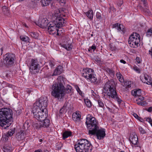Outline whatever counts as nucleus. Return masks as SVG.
<instances>
[{
  "instance_id": "nucleus-47",
  "label": "nucleus",
  "mask_w": 152,
  "mask_h": 152,
  "mask_svg": "<svg viewBox=\"0 0 152 152\" xmlns=\"http://www.w3.org/2000/svg\"><path fill=\"white\" fill-rule=\"evenodd\" d=\"M119 24L116 23L115 24H113V28H117V27H118V25Z\"/></svg>"
},
{
  "instance_id": "nucleus-45",
  "label": "nucleus",
  "mask_w": 152,
  "mask_h": 152,
  "mask_svg": "<svg viewBox=\"0 0 152 152\" xmlns=\"http://www.w3.org/2000/svg\"><path fill=\"white\" fill-rule=\"evenodd\" d=\"M122 4L123 1L122 0H121L117 2V4L119 6H121Z\"/></svg>"
},
{
  "instance_id": "nucleus-13",
  "label": "nucleus",
  "mask_w": 152,
  "mask_h": 152,
  "mask_svg": "<svg viewBox=\"0 0 152 152\" xmlns=\"http://www.w3.org/2000/svg\"><path fill=\"white\" fill-rule=\"evenodd\" d=\"M47 116L45 118H43L42 115L38 116L39 118H34L37 120L41 121H42V126L43 127L47 128L49 127L50 124V121L48 119H46V118L48 116V113H47Z\"/></svg>"
},
{
  "instance_id": "nucleus-10",
  "label": "nucleus",
  "mask_w": 152,
  "mask_h": 152,
  "mask_svg": "<svg viewBox=\"0 0 152 152\" xmlns=\"http://www.w3.org/2000/svg\"><path fill=\"white\" fill-rule=\"evenodd\" d=\"M86 120V124L89 129L93 130L99 125L98 121L95 118L90 114L87 115Z\"/></svg>"
},
{
  "instance_id": "nucleus-52",
  "label": "nucleus",
  "mask_w": 152,
  "mask_h": 152,
  "mask_svg": "<svg viewBox=\"0 0 152 152\" xmlns=\"http://www.w3.org/2000/svg\"><path fill=\"white\" fill-rule=\"evenodd\" d=\"M141 1L143 2V4L145 6L146 5L147 2L145 0H141Z\"/></svg>"
},
{
  "instance_id": "nucleus-29",
  "label": "nucleus",
  "mask_w": 152,
  "mask_h": 152,
  "mask_svg": "<svg viewBox=\"0 0 152 152\" xmlns=\"http://www.w3.org/2000/svg\"><path fill=\"white\" fill-rule=\"evenodd\" d=\"M15 128H13L12 129H10V130L7 133V137H8V136H11L13 135L14 133H15Z\"/></svg>"
},
{
  "instance_id": "nucleus-43",
  "label": "nucleus",
  "mask_w": 152,
  "mask_h": 152,
  "mask_svg": "<svg viewBox=\"0 0 152 152\" xmlns=\"http://www.w3.org/2000/svg\"><path fill=\"white\" fill-rule=\"evenodd\" d=\"M95 61L97 63H99L101 61V59L100 57L98 56H96L94 57Z\"/></svg>"
},
{
  "instance_id": "nucleus-28",
  "label": "nucleus",
  "mask_w": 152,
  "mask_h": 152,
  "mask_svg": "<svg viewBox=\"0 0 152 152\" xmlns=\"http://www.w3.org/2000/svg\"><path fill=\"white\" fill-rule=\"evenodd\" d=\"M105 70L110 76H114V72L113 70L107 68L105 69Z\"/></svg>"
},
{
  "instance_id": "nucleus-18",
  "label": "nucleus",
  "mask_w": 152,
  "mask_h": 152,
  "mask_svg": "<svg viewBox=\"0 0 152 152\" xmlns=\"http://www.w3.org/2000/svg\"><path fill=\"white\" fill-rule=\"evenodd\" d=\"M141 80L143 83H146L148 85L151 84L152 81L151 80V78L147 74L144 75L143 78H142Z\"/></svg>"
},
{
  "instance_id": "nucleus-8",
  "label": "nucleus",
  "mask_w": 152,
  "mask_h": 152,
  "mask_svg": "<svg viewBox=\"0 0 152 152\" xmlns=\"http://www.w3.org/2000/svg\"><path fill=\"white\" fill-rule=\"evenodd\" d=\"M88 134L91 135H96L97 138L100 140L105 136V130L104 129L100 128L98 125L93 130H89Z\"/></svg>"
},
{
  "instance_id": "nucleus-59",
  "label": "nucleus",
  "mask_w": 152,
  "mask_h": 152,
  "mask_svg": "<svg viewBox=\"0 0 152 152\" xmlns=\"http://www.w3.org/2000/svg\"><path fill=\"white\" fill-rule=\"evenodd\" d=\"M44 152H49V151L48 150H46Z\"/></svg>"
},
{
  "instance_id": "nucleus-49",
  "label": "nucleus",
  "mask_w": 152,
  "mask_h": 152,
  "mask_svg": "<svg viewBox=\"0 0 152 152\" xmlns=\"http://www.w3.org/2000/svg\"><path fill=\"white\" fill-rule=\"evenodd\" d=\"M146 110L149 112H151L152 111V107H149L148 109H146Z\"/></svg>"
},
{
  "instance_id": "nucleus-34",
  "label": "nucleus",
  "mask_w": 152,
  "mask_h": 152,
  "mask_svg": "<svg viewBox=\"0 0 152 152\" xmlns=\"http://www.w3.org/2000/svg\"><path fill=\"white\" fill-rule=\"evenodd\" d=\"M123 27V26L122 25L119 24L118 25V27L116 29L119 31H122L124 33V28H122Z\"/></svg>"
},
{
  "instance_id": "nucleus-46",
  "label": "nucleus",
  "mask_w": 152,
  "mask_h": 152,
  "mask_svg": "<svg viewBox=\"0 0 152 152\" xmlns=\"http://www.w3.org/2000/svg\"><path fill=\"white\" fill-rule=\"evenodd\" d=\"M137 104H140L142 106H143L145 105V102L143 101L140 102V103H139V102H138Z\"/></svg>"
},
{
  "instance_id": "nucleus-35",
  "label": "nucleus",
  "mask_w": 152,
  "mask_h": 152,
  "mask_svg": "<svg viewBox=\"0 0 152 152\" xmlns=\"http://www.w3.org/2000/svg\"><path fill=\"white\" fill-rule=\"evenodd\" d=\"M132 82L131 81H126L124 83L126 87L127 88H130L131 87Z\"/></svg>"
},
{
  "instance_id": "nucleus-51",
  "label": "nucleus",
  "mask_w": 152,
  "mask_h": 152,
  "mask_svg": "<svg viewBox=\"0 0 152 152\" xmlns=\"http://www.w3.org/2000/svg\"><path fill=\"white\" fill-rule=\"evenodd\" d=\"M60 3H65L67 0H57Z\"/></svg>"
},
{
  "instance_id": "nucleus-31",
  "label": "nucleus",
  "mask_w": 152,
  "mask_h": 152,
  "mask_svg": "<svg viewBox=\"0 0 152 152\" xmlns=\"http://www.w3.org/2000/svg\"><path fill=\"white\" fill-rule=\"evenodd\" d=\"M84 100L86 106L89 108L91 107L92 105L90 101L88 99H85Z\"/></svg>"
},
{
  "instance_id": "nucleus-41",
  "label": "nucleus",
  "mask_w": 152,
  "mask_h": 152,
  "mask_svg": "<svg viewBox=\"0 0 152 152\" xmlns=\"http://www.w3.org/2000/svg\"><path fill=\"white\" fill-rule=\"evenodd\" d=\"M62 147V144L61 142L58 143L56 145V147L58 150L60 149Z\"/></svg>"
},
{
  "instance_id": "nucleus-11",
  "label": "nucleus",
  "mask_w": 152,
  "mask_h": 152,
  "mask_svg": "<svg viewBox=\"0 0 152 152\" xmlns=\"http://www.w3.org/2000/svg\"><path fill=\"white\" fill-rule=\"evenodd\" d=\"M29 67L30 73L31 74H33L39 72L40 66L37 60L31 59L29 63Z\"/></svg>"
},
{
  "instance_id": "nucleus-4",
  "label": "nucleus",
  "mask_w": 152,
  "mask_h": 152,
  "mask_svg": "<svg viewBox=\"0 0 152 152\" xmlns=\"http://www.w3.org/2000/svg\"><path fill=\"white\" fill-rule=\"evenodd\" d=\"M104 89L107 91V95L109 97L114 99L119 104L121 103L122 100L118 96L115 83L113 80H108L105 83Z\"/></svg>"
},
{
  "instance_id": "nucleus-1",
  "label": "nucleus",
  "mask_w": 152,
  "mask_h": 152,
  "mask_svg": "<svg viewBox=\"0 0 152 152\" xmlns=\"http://www.w3.org/2000/svg\"><path fill=\"white\" fill-rule=\"evenodd\" d=\"M63 77L59 76L58 77L57 81L55 82L52 86L51 94L55 98L58 99H61L64 96L65 92L66 93L71 92L72 87L69 85H67L66 89L63 85Z\"/></svg>"
},
{
  "instance_id": "nucleus-30",
  "label": "nucleus",
  "mask_w": 152,
  "mask_h": 152,
  "mask_svg": "<svg viewBox=\"0 0 152 152\" xmlns=\"http://www.w3.org/2000/svg\"><path fill=\"white\" fill-rule=\"evenodd\" d=\"M52 0H42V4L44 6L48 5Z\"/></svg>"
},
{
  "instance_id": "nucleus-26",
  "label": "nucleus",
  "mask_w": 152,
  "mask_h": 152,
  "mask_svg": "<svg viewBox=\"0 0 152 152\" xmlns=\"http://www.w3.org/2000/svg\"><path fill=\"white\" fill-rule=\"evenodd\" d=\"M20 39L22 41L26 42H29V38L27 36L25 35H21L20 37Z\"/></svg>"
},
{
  "instance_id": "nucleus-54",
  "label": "nucleus",
  "mask_w": 152,
  "mask_h": 152,
  "mask_svg": "<svg viewBox=\"0 0 152 152\" xmlns=\"http://www.w3.org/2000/svg\"><path fill=\"white\" fill-rule=\"evenodd\" d=\"M120 62L123 64H125L126 63V62L123 59H121L120 60Z\"/></svg>"
},
{
  "instance_id": "nucleus-22",
  "label": "nucleus",
  "mask_w": 152,
  "mask_h": 152,
  "mask_svg": "<svg viewBox=\"0 0 152 152\" xmlns=\"http://www.w3.org/2000/svg\"><path fill=\"white\" fill-rule=\"evenodd\" d=\"M84 13L88 18L91 20L93 19L94 16V12L92 10H89L88 11L86 12H84Z\"/></svg>"
},
{
  "instance_id": "nucleus-48",
  "label": "nucleus",
  "mask_w": 152,
  "mask_h": 152,
  "mask_svg": "<svg viewBox=\"0 0 152 152\" xmlns=\"http://www.w3.org/2000/svg\"><path fill=\"white\" fill-rule=\"evenodd\" d=\"M136 60L138 63H140L141 59L139 57H137Z\"/></svg>"
},
{
  "instance_id": "nucleus-38",
  "label": "nucleus",
  "mask_w": 152,
  "mask_h": 152,
  "mask_svg": "<svg viewBox=\"0 0 152 152\" xmlns=\"http://www.w3.org/2000/svg\"><path fill=\"white\" fill-rule=\"evenodd\" d=\"M75 88L77 91L79 93V94L82 96L83 95V93H82V91L80 90L79 87L78 86H76L75 87Z\"/></svg>"
},
{
  "instance_id": "nucleus-20",
  "label": "nucleus",
  "mask_w": 152,
  "mask_h": 152,
  "mask_svg": "<svg viewBox=\"0 0 152 152\" xmlns=\"http://www.w3.org/2000/svg\"><path fill=\"white\" fill-rule=\"evenodd\" d=\"M2 150L3 152H12L13 149L11 146L5 145L3 147Z\"/></svg>"
},
{
  "instance_id": "nucleus-21",
  "label": "nucleus",
  "mask_w": 152,
  "mask_h": 152,
  "mask_svg": "<svg viewBox=\"0 0 152 152\" xmlns=\"http://www.w3.org/2000/svg\"><path fill=\"white\" fill-rule=\"evenodd\" d=\"M61 46L62 48H65L67 50H72V45L71 44L68 43L66 44H61Z\"/></svg>"
},
{
  "instance_id": "nucleus-6",
  "label": "nucleus",
  "mask_w": 152,
  "mask_h": 152,
  "mask_svg": "<svg viewBox=\"0 0 152 152\" xmlns=\"http://www.w3.org/2000/svg\"><path fill=\"white\" fill-rule=\"evenodd\" d=\"M74 148L76 152H91L92 146L87 140L81 139L76 142Z\"/></svg>"
},
{
  "instance_id": "nucleus-7",
  "label": "nucleus",
  "mask_w": 152,
  "mask_h": 152,
  "mask_svg": "<svg viewBox=\"0 0 152 152\" xmlns=\"http://www.w3.org/2000/svg\"><path fill=\"white\" fill-rule=\"evenodd\" d=\"M93 72L94 70L92 69L86 68L83 69L82 76L95 84L98 85L101 82V80L97 79L96 75L93 74Z\"/></svg>"
},
{
  "instance_id": "nucleus-16",
  "label": "nucleus",
  "mask_w": 152,
  "mask_h": 152,
  "mask_svg": "<svg viewBox=\"0 0 152 152\" xmlns=\"http://www.w3.org/2000/svg\"><path fill=\"white\" fill-rule=\"evenodd\" d=\"M51 22H48V20L47 18L43 19L40 24V27L43 28H48Z\"/></svg>"
},
{
  "instance_id": "nucleus-55",
  "label": "nucleus",
  "mask_w": 152,
  "mask_h": 152,
  "mask_svg": "<svg viewBox=\"0 0 152 152\" xmlns=\"http://www.w3.org/2000/svg\"><path fill=\"white\" fill-rule=\"evenodd\" d=\"M3 50H4L3 47H2L0 49V50L1 51V55H2L3 53Z\"/></svg>"
},
{
  "instance_id": "nucleus-37",
  "label": "nucleus",
  "mask_w": 152,
  "mask_h": 152,
  "mask_svg": "<svg viewBox=\"0 0 152 152\" xmlns=\"http://www.w3.org/2000/svg\"><path fill=\"white\" fill-rule=\"evenodd\" d=\"M138 130L139 131L140 133L142 134H145L146 133L145 130L142 128L141 127L139 126L138 127Z\"/></svg>"
},
{
  "instance_id": "nucleus-5",
  "label": "nucleus",
  "mask_w": 152,
  "mask_h": 152,
  "mask_svg": "<svg viewBox=\"0 0 152 152\" xmlns=\"http://www.w3.org/2000/svg\"><path fill=\"white\" fill-rule=\"evenodd\" d=\"M12 118L11 112L7 109H2L0 111V126L4 129L9 127L11 125L10 122Z\"/></svg>"
},
{
  "instance_id": "nucleus-32",
  "label": "nucleus",
  "mask_w": 152,
  "mask_h": 152,
  "mask_svg": "<svg viewBox=\"0 0 152 152\" xmlns=\"http://www.w3.org/2000/svg\"><path fill=\"white\" fill-rule=\"evenodd\" d=\"M31 36L35 39H38L39 38V34L37 33L32 32L30 34Z\"/></svg>"
},
{
  "instance_id": "nucleus-19",
  "label": "nucleus",
  "mask_w": 152,
  "mask_h": 152,
  "mask_svg": "<svg viewBox=\"0 0 152 152\" xmlns=\"http://www.w3.org/2000/svg\"><path fill=\"white\" fill-rule=\"evenodd\" d=\"M63 67L61 66H59L54 70L52 76H55L60 75L62 73Z\"/></svg>"
},
{
  "instance_id": "nucleus-15",
  "label": "nucleus",
  "mask_w": 152,
  "mask_h": 152,
  "mask_svg": "<svg viewBox=\"0 0 152 152\" xmlns=\"http://www.w3.org/2000/svg\"><path fill=\"white\" fill-rule=\"evenodd\" d=\"M138 137L137 135L135 133L131 135L129 137V140L131 144L134 145L136 146H137L138 143Z\"/></svg>"
},
{
  "instance_id": "nucleus-56",
  "label": "nucleus",
  "mask_w": 152,
  "mask_h": 152,
  "mask_svg": "<svg viewBox=\"0 0 152 152\" xmlns=\"http://www.w3.org/2000/svg\"><path fill=\"white\" fill-rule=\"evenodd\" d=\"M34 152H42L41 150L38 149L35 150Z\"/></svg>"
},
{
  "instance_id": "nucleus-27",
  "label": "nucleus",
  "mask_w": 152,
  "mask_h": 152,
  "mask_svg": "<svg viewBox=\"0 0 152 152\" xmlns=\"http://www.w3.org/2000/svg\"><path fill=\"white\" fill-rule=\"evenodd\" d=\"M38 121L35 123L34 124V126L36 129H39L42 127V121H41L38 120Z\"/></svg>"
},
{
  "instance_id": "nucleus-57",
  "label": "nucleus",
  "mask_w": 152,
  "mask_h": 152,
  "mask_svg": "<svg viewBox=\"0 0 152 152\" xmlns=\"http://www.w3.org/2000/svg\"><path fill=\"white\" fill-rule=\"evenodd\" d=\"M62 109H63V108L61 109L60 110V113H62V112H61V111L62 110Z\"/></svg>"
},
{
  "instance_id": "nucleus-3",
  "label": "nucleus",
  "mask_w": 152,
  "mask_h": 152,
  "mask_svg": "<svg viewBox=\"0 0 152 152\" xmlns=\"http://www.w3.org/2000/svg\"><path fill=\"white\" fill-rule=\"evenodd\" d=\"M62 16L59 9H56L53 16L54 22H51L48 28V30L50 34L60 35L58 28L65 26L64 20L62 18Z\"/></svg>"
},
{
  "instance_id": "nucleus-39",
  "label": "nucleus",
  "mask_w": 152,
  "mask_h": 152,
  "mask_svg": "<svg viewBox=\"0 0 152 152\" xmlns=\"http://www.w3.org/2000/svg\"><path fill=\"white\" fill-rule=\"evenodd\" d=\"M134 70L136 71L137 73H140V69L137 66H134L133 68Z\"/></svg>"
},
{
  "instance_id": "nucleus-23",
  "label": "nucleus",
  "mask_w": 152,
  "mask_h": 152,
  "mask_svg": "<svg viewBox=\"0 0 152 152\" xmlns=\"http://www.w3.org/2000/svg\"><path fill=\"white\" fill-rule=\"evenodd\" d=\"M96 101L98 104V106L99 107H100L102 108L103 109V110H104L105 107L104 106V104L103 102L102 101V100L100 99H97Z\"/></svg>"
},
{
  "instance_id": "nucleus-9",
  "label": "nucleus",
  "mask_w": 152,
  "mask_h": 152,
  "mask_svg": "<svg viewBox=\"0 0 152 152\" xmlns=\"http://www.w3.org/2000/svg\"><path fill=\"white\" fill-rule=\"evenodd\" d=\"M140 37L139 34L136 32L131 34L128 39V43L131 47L136 48L138 46L140 41Z\"/></svg>"
},
{
  "instance_id": "nucleus-14",
  "label": "nucleus",
  "mask_w": 152,
  "mask_h": 152,
  "mask_svg": "<svg viewBox=\"0 0 152 152\" xmlns=\"http://www.w3.org/2000/svg\"><path fill=\"white\" fill-rule=\"evenodd\" d=\"M132 94L135 97H138L136 99L137 101H138L139 100L140 101H142L144 100V97L141 96V89L134 90L132 91Z\"/></svg>"
},
{
  "instance_id": "nucleus-24",
  "label": "nucleus",
  "mask_w": 152,
  "mask_h": 152,
  "mask_svg": "<svg viewBox=\"0 0 152 152\" xmlns=\"http://www.w3.org/2000/svg\"><path fill=\"white\" fill-rule=\"evenodd\" d=\"M72 134V133L70 131H66L64 132L63 134V139H65L68 137L70 136Z\"/></svg>"
},
{
  "instance_id": "nucleus-36",
  "label": "nucleus",
  "mask_w": 152,
  "mask_h": 152,
  "mask_svg": "<svg viewBox=\"0 0 152 152\" xmlns=\"http://www.w3.org/2000/svg\"><path fill=\"white\" fill-rule=\"evenodd\" d=\"M96 49V47L95 45V44H93L88 49V51L91 52H92V50L93 51H94V50Z\"/></svg>"
},
{
  "instance_id": "nucleus-17",
  "label": "nucleus",
  "mask_w": 152,
  "mask_h": 152,
  "mask_svg": "<svg viewBox=\"0 0 152 152\" xmlns=\"http://www.w3.org/2000/svg\"><path fill=\"white\" fill-rule=\"evenodd\" d=\"M81 117V113L79 111H76L73 113L72 118L73 121H77L80 120Z\"/></svg>"
},
{
  "instance_id": "nucleus-42",
  "label": "nucleus",
  "mask_w": 152,
  "mask_h": 152,
  "mask_svg": "<svg viewBox=\"0 0 152 152\" xmlns=\"http://www.w3.org/2000/svg\"><path fill=\"white\" fill-rule=\"evenodd\" d=\"M146 121L149 122L152 127V120L151 118H147L146 119Z\"/></svg>"
},
{
  "instance_id": "nucleus-53",
  "label": "nucleus",
  "mask_w": 152,
  "mask_h": 152,
  "mask_svg": "<svg viewBox=\"0 0 152 152\" xmlns=\"http://www.w3.org/2000/svg\"><path fill=\"white\" fill-rule=\"evenodd\" d=\"M110 50L112 51L115 50V48L114 47H113V46L110 45Z\"/></svg>"
},
{
  "instance_id": "nucleus-33",
  "label": "nucleus",
  "mask_w": 152,
  "mask_h": 152,
  "mask_svg": "<svg viewBox=\"0 0 152 152\" xmlns=\"http://www.w3.org/2000/svg\"><path fill=\"white\" fill-rule=\"evenodd\" d=\"M146 34L148 37H150L152 36V27L147 30Z\"/></svg>"
},
{
  "instance_id": "nucleus-58",
  "label": "nucleus",
  "mask_w": 152,
  "mask_h": 152,
  "mask_svg": "<svg viewBox=\"0 0 152 152\" xmlns=\"http://www.w3.org/2000/svg\"><path fill=\"white\" fill-rule=\"evenodd\" d=\"M107 107V109L108 110H110V107Z\"/></svg>"
},
{
  "instance_id": "nucleus-12",
  "label": "nucleus",
  "mask_w": 152,
  "mask_h": 152,
  "mask_svg": "<svg viewBox=\"0 0 152 152\" xmlns=\"http://www.w3.org/2000/svg\"><path fill=\"white\" fill-rule=\"evenodd\" d=\"M15 59V54L11 53H6L4 56V62L7 66H12L14 64Z\"/></svg>"
},
{
  "instance_id": "nucleus-40",
  "label": "nucleus",
  "mask_w": 152,
  "mask_h": 152,
  "mask_svg": "<svg viewBox=\"0 0 152 152\" xmlns=\"http://www.w3.org/2000/svg\"><path fill=\"white\" fill-rule=\"evenodd\" d=\"M96 17L97 18L100 19L102 18L101 14L99 12H97L96 14Z\"/></svg>"
},
{
  "instance_id": "nucleus-2",
  "label": "nucleus",
  "mask_w": 152,
  "mask_h": 152,
  "mask_svg": "<svg viewBox=\"0 0 152 152\" xmlns=\"http://www.w3.org/2000/svg\"><path fill=\"white\" fill-rule=\"evenodd\" d=\"M48 99L45 96H41L34 104L32 109V112L34 118H37L38 116L42 115L43 118L47 116V110L46 107L47 106Z\"/></svg>"
},
{
  "instance_id": "nucleus-50",
  "label": "nucleus",
  "mask_w": 152,
  "mask_h": 152,
  "mask_svg": "<svg viewBox=\"0 0 152 152\" xmlns=\"http://www.w3.org/2000/svg\"><path fill=\"white\" fill-rule=\"evenodd\" d=\"M148 52L149 54L151 56V58L152 59V48H151V49L149 50Z\"/></svg>"
},
{
  "instance_id": "nucleus-61",
  "label": "nucleus",
  "mask_w": 152,
  "mask_h": 152,
  "mask_svg": "<svg viewBox=\"0 0 152 152\" xmlns=\"http://www.w3.org/2000/svg\"><path fill=\"white\" fill-rule=\"evenodd\" d=\"M93 34H91V36H93Z\"/></svg>"
},
{
  "instance_id": "nucleus-25",
  "label": "nucleus",
  "mask_w": 152,
  "mask_h": 152,
  "mask_svg": "<svg viewBox=\"0 0 152 152\" xmlns=\"http://www.w3.org/2000/svg\"><path fill=\"white\" fill-rule=\"evenodd\" d=\"M116 76L120 82L121 83L124 82V79L122 75L120 72H117L116 74Z\"/></svg>"
},
{
  "instance_id": "nucleus-60",
  "label": "nucleus",
  "mask_w": 152,
  "mask_h": 152,
  "mask_svg": "<svg viewBox=\"0 0 152 152\" xmlns=\"http://www.w3.org/2000/svg\"><path fill=\"white\" fill-rule=\"evenodd\" d=\"M118 152H125L124 151H121Z\"/></svg>"
},
{
  "instance_id": "nucleus-44",
  "label": "nucleus",
  "mask_w": 152,
  "mask_h": 152,
  "mask_svg": "<svg viewBox=\"0 0 152 152\" xmlns=\"http://www.w3.org/2000/svg\"><path fill=\"white\" fill-rule=\"evenodd\" d=\"M133 116L136 118L137 119L139 120H140V119H141V118L138 115L136 114L135 113H134L133 114Z\"/></svg>"
}]
</instances>
